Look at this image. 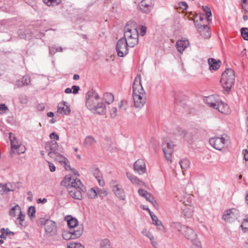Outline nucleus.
<instances>
[{
	"label": "nucleus",
	"mask_w": 248,
	"mask_h": 248,
	"mask_svg": "<svg viewBox=\"0 0 248 248\" xmlns=\"http://www.w3.org/2000/svg\"><path fill=\"white\" fill-rule=\"evenodd\" d=\"M61 185L66 186L69 195L74 199L81 200L82 194L85 193V187L80 180L72 178L70 175H66L61 182Z\"/></svg>",
	"instance_id": "obj_1"
},
{
	"label": "nucleus",
	"mask_w": 248,
	"mask_h": 248,
	"mask_svg": "<svg viewBox=\"0 0 248 248\" xmlns=\"http://www.w3.org/2000/svg\"><path fill=\"white\" fill-rule=\"evenodd\" d=\"M85 98V105L89 110L99 114L105 113L106 106L95 91L93 89L89 91L86 94Z\"/></svg>",
	"instance_id": "obj_2"
},
{
	"label": "nucleus",
	"mask_w": 248,
	"mask_h": 248,
	"mask_svg": "<svg viewBox=\"0 0 248 248\" xmlns=\"http://www.w3.org/2000/svg\"><path fill=\"white\" fill-rule=\"evenodd\" d=\"M133 99L136 108H142L146 102L145 92L141 84V76L138 75L133 84Z\"/></svg>",
	"instance_id": "obj_3"
},
{
	"label": "nucleus",
	"mask_w": 248,
	"mask_h": 248,
	"mask_svg": "<svg viewBox=\"0 0 248 248\" xmlns=\"http://www.w3.org/2000/svg\"><path fill=\"white\" fill-rule=\"evenodd\" d=\"M139 32L136 23L133 21L128 22L124 27V35L123 38L126 39L128 45L133 47L138 43Z\"/></svg>",
	"instance_id": "obj_4"
},
{
	"label": "nucleus",
	"mask_w": 248,
	"mask_h": 248,
	"mask_svg": "<svg viewBox=\"0 0 248 248\" xmlns=\"http://www.w3.org/2000/svg\"><path fill=\"white\" fill-rule=\"evenodd\" d=\"M234 71L231 68H227L222 73L220 82L223 89L229 92L234 84Z\"/></svg>",
	"instance_id": "obj_5"
},
{
	"label": "nucleus",
	"mask_w": 248,
	"mask_h": 248,
	"mask_svg": "<svg viewBox=\"0 0 248 248\" xmlns=\"http://www.w3.org/2000/svg\"><path fill=\"white\" fill-rule=\"evenodd\" d=\"M38 226L44 225L46 234L49 236H53L56 234L57 229L55 222L49 219L41 217L37 221Z\"/></svg>",
	"instance_id": "obj_6"
},
{
	"label": "nucleus",
	"mask_w": 248,
	"mask_h": 248,
	"mask_svg": "<svg viewBox=\"0 0 248 248\" xmlns=\"http://www.w3.org/2000/svg\"><path fill=\"white\" fill-rule=\"evenodd\" d=\"M126 39L121 38L119 39L116 45V50L118 56L120 57L126 56L129 51Z\"/></svg>",
	"instance_id": "obj_7"
},
{
	"label": "nucleus",
	"mask_w": 248,
	"mask_h": 248,
	"mask_svg": "<svg viewBox=\"0 0 248 248\" xmlns=\"http://www.w3.org/2000/svg\"><path fill=\"white\" fill-rule=\"evenodd\" d=\"M162 146L166 159L171 162L172 154L174 151V145L170 141H165L162 143Z\"/></svg>",
	"instance_id": "obj_8"
},
{
	"label": "nucleus",
	"mask_w": 248,
	"mask_h": 248,
	"mask_svg": "<svg viewBox=\"0 0 248 248\" xmlns=\"http://www.w3.org/2000/svg\"><path fill=\"white\" fill-rule=\"evenodd\" d=\"M225 139L223 137L212 138L209 140V143L215 149L220 151L223 147Z\"/></svg>",
	"instance_id": "obj_9"
},
{
	"label": "nucleus",
	"mask_w": 248,
	"mask_h": 248,
	"mask_svg": "<svg viewBox=\"0 0 248 248\" xmlns=\"http://www.w3.org/2000/svg\"><path fill=\"white\" fill-rule=\"evenodd\" d=\"M83 232V228L79 227L77 230L64 232L62 237L65 240L75 239L79 238L82 235Z\"/></svg>",
	"instance_id": "obj_10"
},
{
	"label": "nucleus",
	"mask_w": 248,
	"mask_h": 248,
	"mask_svg": "<svg viewBox=\"0 0 248 248\" xmlns=\"http://www.w3.org/2000/svg\"><path fill=\"white\" fill-rule=\"evenodd\" d=\"M59 145L56 141H51L46 144L45 149L48 152V155L54 157L55 154L57 153Z\"/></svg>",
	"instance_id": "obj_11"
},
{
	"label": "nucleus",
	"mask_w": 248,
	"mask_h": 248,
	"mask_svg": "<svg viewBox=\"0 0 248 248\" xmlns=\"http://www.w3.org/2000/svg\"><path fill=\"white\" fill-rule=\"evenodd\" d=\"M204 14H194L192 12L188 13L187 12V18H188L190 20H193L196 27L199 26L200 25H202V23H199L198 21L199 20L200 21H202L204 19Z\"/></svg>",
	"instance_id": "obj_12"
},
{
	"label": "nucleus",
	"mask_w": 248,
	"mask_h": 248,
	"mask_svg": "<svg viewBox=\"0 0 248 248\" xmlns=\"http://www.w3.org/2000/svg\"><path fill=\"white\" fill-rule=\"evenodd\" d=\"M197 29L200 35L204 38L207 39L210 37V29L207 25H200L197 26Z\"/></svg>",
	"instance_id": "obj_13"
},
{
	"label": "nucleus",
	"mask_w": 248,
	"mask_h": 248,
	"mask_svg": "<svg viewBox=\"0 0 248 248\" xmlns=\"http://www.w3.org/2000/svg\"><path fill=\"white\" fill-rule=\"evenodd\" d=\"M134 170L139 174H141L146 171L145 164L143 160L138 159L134 164Z\"/></svg>",
	"instance_id": "obj_14"
},
{
	"label": "nucleus",
	"mask_w": 248,
	"mask_h": 248,
	"mask_svg": "<svg viewBox=\"0 0 248 248\" xmlns=\"http://www.w3.org/2000/svg\"><path fill=\"white\" fill-rule=\"evenodd\" d=\"M113 191L120 200L123 201L125 200V192L121 186L118 185L114 186H113Z\"/></svg>",
	"instance_id": "obj_15"
},
{
	"label": "nucleus",
	"mask_w": 248,
	"mask_h": 248,
	"mask_svg": "<svg viewBox=\"0 0 248 248\" xmlns=\"http://www.w3.org/2000/svg\"><path fill=\"white\" fill-rule=\"evenodd\" d=\"M208 63L209 65V70L211 71H217L221 64V62L219 60H217L212 58L208 59Z\"/></svg>",
	"instance_id": "obj_16"
},
{
	"label": "nucleus",
	"mask_w": 248,
	"mask_h": 248,
	"mask_svg": "<svg viewBox=\"0 0 248 248\" xmlns=\"http://www.w3.org/2000/svg\"><path fill=\"white\" fill-rule=\"evenodd\" d=\"M233 210L235 209L232 208L225 210L222 215V219L226 222H231L235 218Z\"/></svg>",
	"instance_id": "obj_17"
},
{
	"label": "nucleus",
	"mask_w": 248,
	"mask_h": 248,
	"mask_svg": "<svg viewBox=\"0 0 248 248\" xmlns=\"http://www.w3.org/2000/svg\"><path fill=\"white\" fill-rule=\"evenodd\" d=\"M71 111L70 107L65 104V102L60 103L58 106L57 112L62 115H68Z\"/></svg>",
	"instance_id": "obj_18"
},
{
	"label": "nucleus",
	"mask_w": 248,
	"mask_h": 248,
	"mask_svg": "<svg viewBox=\"0 0 248 248\" xmlns=\"http://www.w3.org/2000/svg\"><path fill=\"white\" fill-rule=\"evenodd\" d=\"M15 186L13 184L8 183L7 184H0V194H3L9 191H14Z\"/></svg>",
	"instance_id": "obj_19"
},
{
	"label": "nucleus",
	"mask_w": 248,
	"mask_h": 248,
	"mask_svg": "<svg viewBox=\"0 0 248 248\" xmlns=\"http://www.w3.org/2000/svg\"><path fill=\"white\" fill-rule=\"evenodd\" d=\"M214 109H217L218 111L223 114H227L230 111L229 106L222 101L218 102Z\"/></svg>",
	"instance_id": "obj_20"
},
{
	"label": "nucleus",
	"mask_w": 248,
	"mask_h": 248,
	"mask_svg": "<svg viewBox=\"0 0 248 248\" xmlns=\"http://www.w3.org/2000/svg\"><path fill=\"white\" fill-rule=\"evenodd\" d=\"M140 11L143 13H148L153 9V5L147 2L146 0H142L139 4Z\"/></svg>",
	"instance_id": "obj_21"
},
{
	"label": "nucleus",
	"mask_w": 248,
	"mask_h": 248,
	"mask_svg": "<svg viewBox=\"0 0 248 248\" xmlns=\"http://www.w3.org/2000/svg\"><path fill=\"white\" fill-rule=\"evenodd\" d=\"M138 193L140 196L145 198L150 202H154V197L147 191L142 189H140L138 190Z\"/></svg>",
	"instance_id": "obj_22"
},
{
	"label": "nucleus",
	"mask_w": 248,
	"mask_h": 248,
	"mask_svg": "<svg viewBox=\"0 0 248 248\" xmlns=\"http://www.w3.org/2000/svg\"><path fill=\"white\" fill-rule=\"evenodd\" d=\"M30 78L28 76H23L21 79L16 82V85L18 87H22L25 85H28L30 84Z\"/></svg>",
	"instance_id": "obj_23"
},
{
	"label": "nucleus",
	"mask_w": 248,
	"mask_h": 248,
	"mask_svg": "<svg viewBox=\"0 0 248 248\" xmlns=\"http://www.w3.org/2000/svg\"><path fill=\"white\" fill-rule=\"evenodd\" d=\"M126 176L134 185L141 186L143 184V183L137 177L133 175L130 172L126 173Z\"/></svg>",
	"instance_id": "obj_24"
},
{
	"label": "nucleus",
	"mask_w": 248,
	"mask_h": 248,
	"mask_svg": "<svg viewBox=\"0 0 248 248\" xmlns=\"http://www.w3.org/2000/svg\"><path fill=\"white\" fill-rule=\"evenodd\" d=\"M93 175L97 179L99 185L103 186L105 185V182L104 180H102V174L98 169H95L93 171Z\"/></svg>",
	"instance_id": "obj_25"
},
{
	"label": "nucleus",
	"mask_w": 248,
	"mask_h": 248,
	"mask_svg": "<svg viewBox=\"0 0 248 248\" xmlns=\"http://www.w3.org/2000/svg\"><path fill=\"white\" fill-rule=\"evenodd\" d=\"M9 139L11 142V150L10 151L11 154L14 153V149H17L20 147L19 144H14V140L16 141L17 140L14 134L11 133H9Z\"/></svg>",
	"instance_id": "obj_26"
},
{
	"label": "nucleus",
	"mask_w": 248,
	"mask_h": 248,
	"mask_svg": "<svg viewBox=\"0 0 248 248\" xmlns=\"http://www.w3.org/2000/svg\"><path fill=\"white\" fill-rule=\"evenodd\" d=\"M66 219H67V223L70 228H74L78 226V221L76 218L72 217L71 216H68L66 217Z\"/></svg>",
	"instance_id": "obj_27"
},
{
	"label": "nucleus",
	"mask_w": 248,
	"mask_h": 248,
	"mask_svg": "<svg viewBox=\"0 0 248 248\" xmlns=\"http://www.w3.org/2000/svg\"><path fill=\"white\" fill-rule=\"evenodd\" d=\"M197 234L191 228L187 226V240L191 241L197 239Z\"/></svg>",
	"instance_id": "obj_28"
},
{
	"label": "nucleus",
	"mask_w": 248,
	"mask_h": 248,
	"mask_svg": "<svg viewBox=\"0 0 248 248\" xmlns=\"http://www.w3.org/2000/svg\"><path fill=\"white\" fill-rule=\"evenodd\" d=\"M96 142L92 136H87L85 139L84 142V146L88 147L94 144Z\"/></svg>",
	"instance_id": "obj_29"
},
{
	"label": "nucleus",
	"mask_w": 248,
	"mask_h": 248,
	"mask_svg": "<svg viewBox=\"0 0 248 248\" xmlns=\"http://www.w3.org/2000/svg\"><path fill=\"white\" fill-rule=\"evenodd\" d=\"M176 46L178 51L180 53H182L184 50L186 48L185 41L183 40L178 41L176 43Z\"/></svg>",
	"instance_id": "obj_30"
},
{
	"label": "nucleus",
	"mask_w": 248,
	"mask_h": 248,
	"mask_svg": "<svg viewBox=\"0 0 248 248\" xmlns=\"http://www.w3.org/2000/svg\"><path fill=\"white\" fill-rule=\"evenodd\" d=\"M203 10L205 13V16H206L207 21L209 22L211 21L212 19L211 17L212 16V13L210 8L208 6H203Z\"/></svg>",
	"instance_id": "obj_31"
},
{
	"label": "nucleus",
	"mask_w": 248,
	"mask_h": 248,
	"mask_svg": "<svg viewBox=\"0 0 248 248\" xmlns=\"http://www.w3.org/2000/svg\"><path fill=\"white\" fill-rule=\"evenodd\" d=\"M43 2L48 6H56L59 4L62 0H43Z\"/></svg>",
	"instance_id": "obj_32"
},
{
	"label": "nucleus",
	"mask_w": 248,
	"mask_h": 248,
	"mask_svg": "<svg viewBox=\"0 0 248 248\" xmlns=\"http://www.w3.org/2000/svg\"><path fill=\"white\" fill-rule=\"evenodd\" d=\"M104 99L107 103L109 104L114 101V96L113 94L109 93H106L104 94Z\"/></svg>",
	"instance_id": "obj_33"
},
{
	"label": "nucleus",
	"mask_w": 248,
	"mask_h": 248,
	"mask_svg": "<svg viewBox=\"0 0 248 248\" xmlns=\"http://www.w3.org/2000/svg\"><path fill=\"white\" fill-rule=\"evenodd\" d=\"M63 49V48L61 46H51L49 47V53L51 55H53L57 52H62Z\"/></svg>",
	"instance_id": "obj_34"
},
{
	"label": "nucleus",
	"mask_w": 248,
	"mask_h": 248,
	"mask_svg": "<svg viewBox=\"0 0 248 248\" xmlns=\"http://www.w3.org/2000/svg\"><path fill=\"white\" fill-rule=\"evenodd\" d=\"M51 158L60 163L64 162L66 160V158L64 156L61 155L58 152L55 154L54 157H51Z\"/></svg>",
	"instance_id": "obj_35"
},
{
	"label": "nucleus",
	"mask_w": 248,
	"mask_h": 248,
	"mask_svg": "<svg viewBox=\"0 0 248 248\" xmlns=\"http://www.w3.org/2000/svg\"><path fill=\"white\" fill-rule=\"evenodd\" d=\"M212 100H213V97L208 96V97H206L204 99V101H205V103H206L207 104H208L209 105V106L214 108H216V107L217 106V103L213 102Z\"/></svg>",
	"instance_id": "obj_36"
},
{
	"label": "nucleus",
	"mask_w": 248,
	"mask_h": 248,
	"mask_svg": "<svg viewBox=\"0 0 248 248\" xmlns=\"http://www.w3.org/2000/svg\"><path fill=\"white\" fill-rule=\"evenodd\" d=\"M241 227L242 230H244V232H245V230H248V215L245 216Z\"/></svg>",
	"instance_id": "obj_37"
},
{
	"label": "nucleus",
	"mask_w": 248,
	"mask_h": 248,
	"mask_svg": "<svg viewBox=\"0 0 248 248\" xmlns=\"http://www.w3.org/2000/svg\"><path fill=\"white\" fill-rule=\"evenodd\" d=\"M16 210H18L19 211L21 210L20 207L18 204L16 205L10 209L9 213V215L13 217H16Z\"/></svg>",
	"instance_id": "obj_38"
},
{
	"label": "nucleus",
	"mask_w": 248,
	"mask_h": 248,
	"mask_svg": "<svg viewBox=\"0 0 248 248\" xmlns=\"http://www.w3.org/2000/svg\"><path fill=\"white\" fill-rule=\"evenodd\" d=\"M88 195L90 199H94L97 197L96 190L94 188H91L89 190Z\"/></svg>",
	"instance_id": "obj_39"
},
{
	"label": "nucleus",
	"mask_w": 248,
	"mask_h": 248,
	"mask_svg": "<svg viewBox=\"0 0 248 248\" xmlns=\"http://www.w3.org/2000/svg\"><path fill=\"white\" fill-rule=\"evenodd\" d=\"M100 248H110L109 240L107 239L102 240L100 242Z\"/></svg>",
	"instance_id": "obj_40"
},
{
	"label": "nucleus",
	"mask_w": 248,
	"mask_h": 248,
	"mask_svg": "<svg viewBox=\"0 0 248 248\" xmlns=\"http://www.w3.org/2000/svg\"><path fill=\"white\" fill-rule=\"evenodd\" d=\"M36 209L34 206H30L28 210V214L31 218L35 217Z\"/></svg>",
	"instance_id": "obj_41"
},
{
	"label": "nucleus",
	"mask_w": 248,
	"mask_h": 248,
	"mask_svg": "<svg viewBox=\"0 0 248 248\" xmlns=\"http://www.w3.org/2000/svg\"><path fill=\"white\" fill-rule=\"evenodd\" d=\"M191 248H202L201 242L198 239H196L192 241Z\"/></svg>",
	"instance_id": "obj_42"
},
{
	"label": "nucleus",
	"mask_w": 248,
	"mask_h": 248,
	"mask_svg": "<svg viewBox=\"0 0 248 248\" xmlns=\"http://www.w3.org/2000/svg\"><path fill=\"white\" fill-rule=\"evenodd\" d=\"M240 31L243 39L245 40H248V28H242L241 29Z\"/></svg>",
	"instance_id": "obj_43"
},
{
	"label": "nucleus",
	"mask_w": 248,
	"mask_h": 248,
	"mask_svg": "<svg viewBox=\"0 0 248 248\" xmlns=\"http://www.w3.org/2000/svg\"><path fill=\"white\" fill-rule=\"evenodd\" d=\"M181 94H177L176 97V101L177 102H179L180 104L184 107L185 108L186 106V103H185V96H184L183 98L181 97Z\"/></svg>",
	"instance_id": "obj_44"
},
{
	"label": "nucleus",
	"mask_w": 248,
	"mask_h": 248,
	"mask_svg": "<svg viewBox=\"0 0 248 248\" xmlns=\"http://www.w3.org/2000/svg\"><path fill=\"white\" fill-rule=\"evenodd\" d=\"M150 216L152 218L153 223L155 225L157 226H159V225H162L161 221L158 220L157 217L155 215H154L153 213H150Z\"/></svg>",
	"instance_id": "obj_45"
},
{
	"label": "nucleus",
	"mask_w": 248,
	"mask_h": 248,
	"mask_svg": "<svg viewBox=\"0 0 248 248\" xmlns=\"http://www.w3.org/2000/svg\"><path fill=\"white\" fill-rule=\"evenodd\" d=\"M96 190L97 193V196L99 195L100 197H101L106 196L108 194L107 190H105L104 189H100L97 188Z\"/></svg>",
	"instance_id": "obj_46"
},
{
	"label": "nucleus",
	"mask_w": 248,
	"mask_h": 248,
	"mask_svg": "<svg viewBox=\"0 0 248 248\" xmlns=\"http://www.w3.org/2000/svg\"><path fill=\"white\" fill-rule=\"evenodd\" d=\"M179 7L177 8V9L179 10V12L180 11L182 13H185V11L186 10V2L185 1H181L179 2L178 3Z\"/></svg>",
	"instance_id": "obj_47"
},
{
	"label": "nucleus",
	"mask_w": 248,
	"mask_h": 248,
	"mask_svg": "<svg viewBox=\"0 0 248 248\" xmlns=\"http://www.w3.org/2000/svg\"><path fill=\"white\" fill-rule=\"evenodd\" d=\"M9 110L8 108L5 104H0V114L6 113Z\"/></svg>",
	"instance_id": "obj_48"
},
{
	"label": "nucleus",
	"mask_w": 248,
	"mask_h": 248,
	"mask_svg": "<svg viewBox=\"0 0 248 248\" xmlns=\"http://www.w3.org/2000/svg\"><path fill=\"white\" fill-rule=\"evenodd\" d=\"M193 208L192 205L187 203V217H191L192 216L194 212Z\"/></svg>",
	"instance_id": "obj_49"
},
{
	"label": "nucleus",
	"mask_w": 248,
	"mask_h": 248,
	"mask_svg": "<svg viewBox=\"0 0 248 248\" xmlns=\"http://www.w3.org/2000/svg\"><path fill=\"white\" fill-rule=\"evenodd\" d=\"M67 248H84V247L80 243H71L67 246Z\"/></svg>",
	"instance_id": "obj_50"
},
{
	"label": "nucleus",
	"mask_w": 248,
	"mask_h": 248,
	"mask_svg": "<svg viewBox=\"0 0 248 248\" xmlns=\"http://www.w3.org/2000/svg\"><path fill=\"white\" fill-rule=\"evenodd\" d=\"M25 215L23 214L21 211H19V216L17 218V220H19V223L20 225H23V222L24 221Z\"/></svg>",
	"instance_id": "obj_51"
},
{
	"label": "nucleus",
	"mask_w": 248,
	"mask_h": 248,
	"mask_svg": "<svg viewBox=\"0 0 248 248\" xmlns=\"http://www.w3.org/2000/svg\"><path fill=\"white\" fill-rule=\"evenodd\" d=\"M242 9L248 12V0H242Z\"/></svg>",
	"instance_id": "obj_52"
},
{
	"label": "nucleus",
	"mask_w": 248,
	"mask_h": 248,
	"mask_svg": "<svg viewBox=\"0 0 248 248\" xmlns=\"http://www.w3.org/2000/svg\"><path fill=\"white\" fill-rule=\"evenodd\" d=\"M20 102L22 104H26L28 102L27 97L25 95H21L19 98Z\"/></svg>",
	"instance_id": "obj_53"
},
{
	"label": "nucleus",
	"mask_w": 248,
	"mask_h": 248,
	"mask_svg": "<svg viewBox=\"0 0 248 248\" xmlns=\"http://www.w3.org/2000/svg\"><path fill=\"white\" fill-rule=\"evenodd\" d=\"M179 164L180 165L181 168L182 169V171L184 175H185V171H186L185 169V166L186 165V163L185 162V160H181L179 162Z\"/></svg>",
	"instance_id": "obj_54"
},
{
	"label": "nucleus",
	"mask_w": 248,
	"mask_h": 248,
	"mask_svg": "<svg viewBox=\"0 0 248 248\" xmlns=\"http://www.w3.org/2000/svg\"><path fill=\"white\" fill-rule=\"evenodd\" d=\"M117 109L116 108H112L110 111V114L111 118H114L117 115Z\"/></svg>",
	"instance_id": "obj_55"
},
{
	"label": "nucleus",
	"mask_w": 248,
	"mask_h": 248,
	"mask_svg": "<svg viewBox=\"0 0 248 248\" xmlns=\"http://www.w3.org/2000/svg\"><path fill=\"white\" fill-rule=\"evenodd\" d=\"M175 227L179 232H181L183 228H185L184 225H182L179 222L175 223Z\"/></svg>",
	"instance_id": "obj_56"
},
{
	"label": "nucleus",
	"mask_w": 248,
	"mask_h": 248,
	"mask_svg": "<svg viewBox=\"0 0 248 248\" xmlns=\"http://www.w3.org/2000/svg\"><path fill=\"white\" fill-rule=\"evenodd\" d=\"M47 162H48L50 171L51 172H54V171H55L56 168H55V166H54V165L50 162L48 161Z\"/></svg>",
	"instance_id": "obj_57"
},
{
	"label": "nucleus",
	"mask_w": 248,
	"mask_h": 248,
	"mask_svg": "<svg viewBox=\"0 0 248 248\" xmlns=\"http://www.w3.org/2000/svg\"><path fill=\"white\" fill-rule=\"evenodd\" d=\"M49 137L51 139H55L57 140H59V136L57 134H56L55 132L51 133L49 135Z\"/></svg>",
	"instance_id": "obj_58"
},
{
	"label": "nucleus",
	"mask_w": 248,
	"mask_h": 248,
	"mask_svg": "<svg viewBox=\"0 0 248 248\" xmlns=\"http://www.w3.org/2000/svg\"><path fill=\"white\" fill-rule=\"evenodd\" d=\"M140 35L141 36H143L145 32H146V27L145 26H140Z\"/></svg>",
	"instance_id": "obj_59"
},
{
	"label": "nucleus",
	"mask_w": 248,
	"mask_h": 248,
	"mask_svg": "<svg viewBox=\"0 0 248 248\" xmlns=\"http://www.w3.org/2000/svg\"><path fill=\"white\" fill-rule=\"evenodd\" d=\"M0 232L1 233V234H0V238H1V239L3 238L4 239H6V237L4 235H5V228H2L0 229Z\"/></svg>",
	"instance_id": "obj_60"
},
{
	"label": "nucleus",
	"mask_w": 248,
	"mask_h": 248,
	"mask_svg": "<svg viewBox=\"0 0 248 248\" xmlns=\"http://www.w3.org/2000/svg\"><path fill=\"white\" fill-rule=\"evenodd\" d=\"M244 154V158L246 161H248V150L247 149H244L242 151Z\"/></svg>",
	"instance_id": "obj_61"
},
{
	"label": "nucleus",
	"mask_w": 248,
	"mask_h": 248,
	"mask_svg": "<svg viewBox=\"0 0 248 248\" xmlns=\"http://www.w3.org/2000/svg\"><path fill=\"white\" fill-rule=\"evenodd\" d=\"M73 90V93L74 94H77L79 90V86L73 85L71 88Z\"/></svg>",
	"instance_id": "obj_62"
},
{
	"label": "nucleus",
	"mask_w": 248,
	"mask_h": 248,
	"mask_svg": "<svg viewBox=\"0 0 248 248\" xmlns=\"http://www.w3.org/2000/svg\"><path fill=\"white\" fill-rule=\"evenodd\" d=\"M5 234L6 235H14L15 234V232L9 231V229L7 228L6 229H5Z\"/></svg>",
	"instance_id": "obj_63"
},
{
	"label": "nucleus",
	"mask_w": 248,
	"mask_h": 248,
	"mask_svg": "<svg viewBox=\"0 0 248 248\" xmlns=\"http://www.w3.org/2000/svg\"><path fill=\"white\" fill-rule=\"evenodd\" d=\"M46 202H47V199L46 198H44L43 199H41L40 198L37 200V202L38 203H46Z\"/></svg>",
	"instance_id": "obj_64"
}]
</instances>
